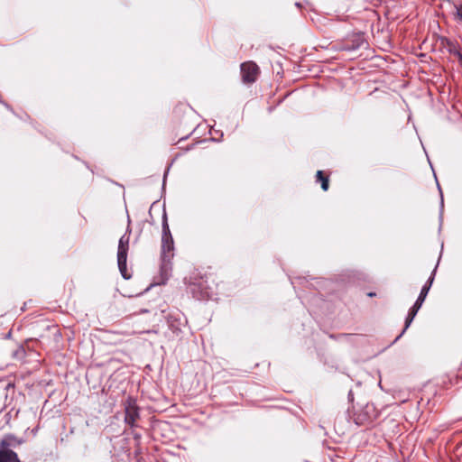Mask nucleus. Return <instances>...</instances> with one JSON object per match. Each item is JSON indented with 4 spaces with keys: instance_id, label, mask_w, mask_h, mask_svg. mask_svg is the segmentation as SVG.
I'll return each instance as SVG.
<instances>
[{
    "instance_id": "nucleus-8",
    "label": "nucleus",
    "mask_w": 462,
    "mask_h": 462,
    "mask_svg": "<svg viewBox=\"0 0 462 462\" xmlns=\"http://www.w3.org/2000/svg\"><path fill=\"white\" fill-rule=\"evenodd\" d=\"M434 275H435V270L431 273V276L429 278L428 282L423 285V287L420 291V293L416 301L423 304V302L429 293V291L432 285V282L434 281Z\"/></svg>"
},
{
    "instance_id": "nucleus-12",
    "label": "nucleus",
    "mask_w": 462,
    "mask_h": 462,
    "mask_svg": "<svg viewBox=\"0 0 462 462\" xmlns=\"http://www.w3.org/2000/svg\"><path fill=\"white\" fill-rule=\"evenodd\" d=\"M316 176H317V181H320L321 182L322 189L325 190V191L328 190V177L324 176L322 171H318Z\"/></svg>"
},
{
    "instance_id": "nucleus-17",
    "label": "nucleus",
    "mask_w": 462,
    "mask_h": 462,
    "mask_svg": "<svg viewBox=\"0 0 462 462\" xmlns=\"http://www.w3.org/2000/svg\"><path fill=\"white\" fill-rule=\"evenodd\" d=\"M348 397H349V398H353V394H352V392H351V391L349 392Z\"/></svg>"
},
{
    "instance_id": "nucleus-2",
    "label": "nucleus",
    "mask_w": 462,
    "mask_h": 462,
    "mask_svg": "<svg viewBox=\"0 0 462 462\" xmlns=\"http://www.w3.org/2000/svg\"><path fill=\"white\" fill-rule=\"evenodd\" d=\"M378 417V411L373 403H366L354 413V421L356 425H366Z\"/></svg>"
},
{
    "instance_id": "nucleus-13",
    "label": "nucleus",
    "mask_w": 462,
    "mask_h": 462,
    "mask_svg": "<svg viewBox=\"0 0 462 462\" xmlns=\"http://www.w3.org/2000/svg\"><path fill=\"white\" fill-rule=\"evenodd\" d=\"M449 54L450 55H454V56H457L458 58H462V55L458 52V51L456 49L455 46H450L449 47Z\"/></svg>"
},
{
    "instance_id": "nucleus-9",
    "label": "nucleus",
    "mask_w": 462,
    "mask_h": 462,
    "mask_svg": "<svg viewBox=\"0 0 462 462\" xmlns=\"http://www.w3.org/2000/svg\"><path fill=\"white\" fill-rule=\"evenodd\" d=\"M0 462H21L18 455L13 450L0 449Z\"/></svg>"
},
{
    "instance_id": "nucleus-11",
    "label": "nucleus",
    "mask_w": 462,
    "mask_h": 462,
    "mask_svg": "<svg viewBox=\"0 0 462 462\" xmlns=\"http://www.w3.org/2000/svg\"><path fill=\"white\" fill-rule=\"evenodd\" d=\"M417 315V312H415L413 310L410 309L408 316L405 319V325L401 332V334L396 337L395 341H397L406 331V329L411 326L412 320L414 319L415 316Z\"/></svg>"
},
{
    "instance_id": "nucleus-3",
    "label": "nucleus",
    "mask_w": 462,
    "mask_h": 462,
    "mask_svg": "<svg viewBox=\"0 0 462 462\" xmlns=\"http://www.w3.org/2000/svg\"><path fill=\"white\" fill-rule=\"evenodd\" d=\"M240 73L242 82L245 85H252L257 80L260 74V69L253 60H247L241 64Z\"/></svg>"
},
{
    "instance_id": "nucleus-5",
    "label": "nucleus",
    "mask_w": 462,
    "mask_h": 462,
    "mask_svg": "<svg viewBox=\"0 0 462 462\" xmlns=\"http://www.w3.org/2000/svg\"><path fill=\"white\" fill-rule=\"evenodd\" d=\"M22 443V439H19L13 434H7L0 441V449L12 450V448H16L20 446Z\"/></svg>"
},
{
    "instance_id": "nucleus-10",
    "label": "nucleus",
    "mask_w": 462,
    "mask_h": 462,
    "mask_svg": "<svg viewBox=\"0 0 462 462\" xmlns=\"http://www.w3.org/2000/svg\"><path fill=\"white\" fill-rule=\"evenodd\" d=\"M126 260H127V257H117V264H118V268L121 273V275L123 276L124 279L128 280L132 277V274L127 270Z\"/></svg>"
},
{
    "instance_id": "nucleus-4",
    "label": "nucleus",
    "mask_w": 462,
    "mask_h": 462,
    "mask_svg": "<svg viewBox=\"0 0 462 462\" xmlns=\"http://www.w3.org/2000/svg\"><path fill=\"white\" fill-rule=\"evenodd\" d=\"M139 418V407L135 399L128 397L125 402V422L131 428H134L136 426V421Z\"/></svg>"
},
{
    "instance_id": "nucleus-7",
    "label": "nucleus",
    "mask_w": 462,
    "mask_h": 462,
    "mask_svg": "<svg viewBox=\"0 0 462 462\" xmlns=\"http://www.w3.org/2000/svg\"><path fill=\"white\" fill-rule=\"evenodd\" d=\"M366 45V42H365L364 40V37L360 34H356V35H354L353 38L351 39V45L346 42L343 49L344 50H356V49H358L362 46H365Z\"/></svg>"
},
{
    "instance_id": "nucleus-6",
    "label": "nucleus",
    "mask_w": 462,
    "mask_h": 462,
    "mask_svg": "<svg viewBox=\"0 0 462 462\" xmlns=\"http://www.w3.org/2000/svg\"><path fill=\"white\" fill-rule=\"evenodd\" d=\"M129 242L130 235L125 234L120 237L117 248V257H127Z\"/></svg>"
},
{
    "instance_id": "nucleus-16",
    "label": "nucleus",
    "mask_w": 462,
    "mask_h": 462,
    "mask_svg": "<svg viewBox=\"0 0 462 462\" xmlns=\"http://www.w3.org/2000/svg\"><path fill=\"white\" fill-rule=\"evenodd\" d=\"M348 336H349V335H347V334H341V335H339V336H337V337H336V336H334V335H330L329 337H330L331 338H339V337H347Z\"/></svg>"
},
{
    "instance_id": "nucleus-14",
    "label": "nucleus",
    "mask_w": 462,
    "mask_h": 462,
    "mask_svg": "<svg viewBox=\"0 0 462 462\" xmlns=\"http://www.w3.org/2000/svg\"><path fill=\"white\" fill-rule=\"evenodd\" d=\"M456 11L457 17L462 21V4L456 5Z\"/></svg>"
},
{
    "instance_id": "nucleus-15",
    "label": "nucleus",
    "mask_w": 462,
    "mask_h": 462,
    "mask_svg": "<svg viewBox=\"0 0 462 462\" xmlns=\"http://www.w3.org/2000/svg\"><path fill=\"white\" fill-rule=\"evenodd\" d=\"M421 306H422V303L415 301L414 305L411 309L418 313V311H419V310L420 309Z\"/></svg>"
},
{
    "instance_id": "nucleus-1",
    "label": "nucleus",
    "mask_w": 462,
    "mask_h": 462,
    "mask_svg": "<svg viewBox=\"0 0 462 462\" xmlns=\"http://www.w3.org/2000/svg\"><path fill=\"white\" fill-rule=\"evenodd\" d=\"M162 248H161V259H162V270L164 271L168 268L171 258L174 254V242L168 224L167 214L164 212L162 215Z\"/></svg>"
}]
</instances>
